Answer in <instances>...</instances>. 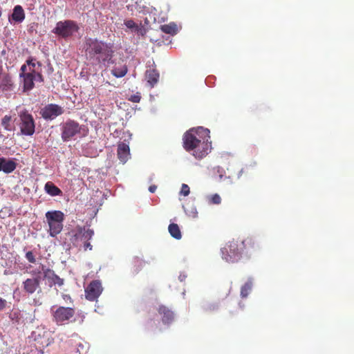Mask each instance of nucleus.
I'll use <instances>...</instances> for the list:
<instances>
[{"mask_svg": "<svg viewBox=\"0 0 354 354\" xmlns=\"http://www.w3.org/2000/svg\"><path fill=\"white\" fill-rule=\"evenodd\" d=\"M12 18L17 22H21L24 19L25 14L21 6L18 5L14 8Z\"/></svg>", "mask_w": 354, "mask_h": 354, "instance_id": "obj_21", "label": "nucleus"}, {"mask_svg": "<svg viewBox=\"0 0 354 354\" xmlns=\"http://www.w3.org/2000/svg\"><path fill=\"white\" fill-rule=\"evenodd\" d=\"M45 216L49 226V234L52 237H55L63 230L64 214L62 211L53 210L47 212Z\"/></svg>", "mask_w": 354, "mask_h": 354, "instance_id": "obj_4", "label": "nucleus"}, {"mask_svg": "<svg viewBox=\"0 0 354 354\" xmlns=\"http://www.w3.org/2000/svg\"><path fill=\"white\" fill-rule=\"evenodd\" d=\"M41 269L44 274L43 278L48 279L50 286L53 285L62 286L64 285V279L57 275L53 270L44 265H41Z\"/></svg>", "mask_w": 354, "mask_h": 354, "instance_id": "obj_14", "label": "nucleus"}, {"mask_svg": "<svg viewBox=\"0 0 354 354\" xmlns=\"http://www.w3.org/2000/svg\"><path fill=\"white\" fill-rule=\"evenodd\" d=\"M20 77L23 78L24 91H30L34 87V81L36 80L35 69L30 68V71H27L26 65L24 64L21 67Z\"/></svg>", "mask_w": 354, "mask_h": 354, "instance_id": "obj_10", "label": "nucleus"}, {"mask_svg": "<svg viewBox=\"0 0 354 354\" xmlns=\"http://www.w3.org/2000/svg\"><path fill=\"white\" fill-rule=\"evenodd\" d=\"M17 167V164L12 160H8L5 158H0V171H3L6 174L12 172Z\"/></svg>", "mask_w": 354, "mask_h": 354, "instance_id": "obj_19", "label": "nucleus"}, {"mask_svg": "<svg viewBox=\"0 0 354 354\" xmlns=\"http://www.w3.org/2000/svg\"><path fill=\"white\" fill-rule=\"evenodd\" d=\"M118 158L122 162L125 163L130 156V149L127 144L120 142L118 145L117 150Z\"/></svg>", "mask_w": 354, "mask_h": 354, "instance_id": "obj_18", "label": "nucleus"}, {"mask_svg": "<svg viewBox=\"0 0 354 354\" xmlns=\"http://www.w3.org/2000/svg\"><path fill=\"white\" fill-rule=\"evenodd\" d=\"M2 15V8L0 6V17Z\"/></svg>", "mask_w": 354, "mask_h": 354, "instance_id": "obj_43", "label": "nucleus"}, {"mask_svg": "<svg viewBox=\"0 0 354 354\" xmlns=\"http://www.w3.org/2000/svg\"><path fill=\"white\" fill-rule=\"evenodd\" d=\"M32 275L31 278H28L22 282L23 291L30 295L35 292L41 291L40 283L41 281V271L37 269L32 270L30 272Z\"/></svg>", "mask_w": 354, "mask_h": 354, "instance_id": "obj_6", "label": "nucleus"}, {"mask_svg": "<svg viewBox=\"0 0 354 354\" xmlns=\"http://www.w3.org/2000/svg\"><path fill=\"white\" fill-rule=\"evenodd\" d=\"M159 315L162 317V322L165 324H171L174 319V313L167 306L160 305L157 309Z\"/></svg>", "mask_w": 354, "mask_h": 354, "instance_id": "obj_17", "label": "nucleus"}, {"mask_svg": "<svg viewBox=\"0 0 354 354\" xmlns=\"http://www.w3.org/2000/svg\"><path fill=\"white\" fill-rule=\"evenodd\" d=\"M146 77L150 86L153 87L154 85L158 82L159 73L156 69L148 70L146 72Z\"/></svg>", "mask_w": 354, "mask_h": 354, "instance_id": "obj_20", "label": "nucleus"}, {"mask_svg": "<svg viewBox=\"0 0 354 354\" xmlns=\"http://www.w3.org/2000/svg\"><path fill=\"white\" fill-rule=\"evenodd\" d=\"M169 234L172 237L176 239H180L182 237L180 230L178 225L176 223H171L168 227Z\"/></svg>", "mask_w": 354, "mask_h": 354, "instance_id": "obj_24", "label": "nucleus"}, {"mask_svg": "<svg viewBox=\"0 0 354 354\" xmlns=\"http://www.w3.org/2000/svg\"><path fill=\"white\" fill-rule=\"evenodd\" d=\"M138 34L141 35H144L145 33H146V30L145 28H144L143 27H140L138 26V27L136 28V30Z\"/></svg>", "mask_w": 354, "mask_h": 354, "instance_id": "obj_37", "label": "nucleus"}, {"mask_svg": "<svg viewBox=\"0 0 354 354\" xmlns=\"http://www.w3.org/2000/svg\"><path fill=\"white\" fill-rule=\"evenodd\" d=\"M241 245L243 248V252L247 254H252L258 252L260 249L259 245L256 240L251 236L245 238L241 241Z\"/></svg>", "mask_w": 354, "mask_h": 354, "instance_id": "obj_15", "label": "nucleus"}, {"mask_svg": "<svg viewBox=\"0 0 354 354\" xmlns=\"http://www.w3.org/2000/svg\"><path fill=\"white\" fill-rule=\"evenodd\" d=\"M133 263L136 266L138 265V266H141L144 263L142 260L140 259L138 257H135L133 259Z\"/></svg>", "mask_w": 354, "mask_h": 354, "instance_id": "obj_38", "label": "nucleus"}, {"mask_svg": "<svg viewBox=\"0 0 354 354\" xmlns=\"http://www.w3.org/2000/svg\"><path fill=\"white\" fill-rule=\"evenodd\" d=\"M189 192L190 191L189 186L186 184H183L181 187L180 194L186 196L189 195Z\"/></svg>", "mask_w": 354, "mask_h": 354, "instance_id": "obj_34", "label": "nucleus"}, {"mask_svg": "<svg viewBox=\"0 0 354 354\" xmlns=\"http://www.w3.org/2000/svg\"><path fill=\"white\" fill-rule=\"evenodd\" d=\"M6 300L0 297V311L3 310L6 308Z\"/></svg>", "mask_w": 354, "mask_h": 354, "instance_id": "obj_36", "label": "nucleus"}, {"mask_svg": "<svg viewBox=\"0 0 354 354\" xmlns=\"http://www.w3.org/2000/svg\"><path fill=\"white\" fill-rule=\"evenodd\" d=\"M20 132L24 136H32L35 131V124L32 115L24 109L19 113Z\"/></svg>", "mask_w": 354, "mask_h": 354, "instance_id": "obj_7", "label": "nucleus"}, {"mask_svg": "<svg viewBox=\"0 0 354 354\" xmlns=\"http://www.w3.org/2000/svg\"><path fill=\"white\" fill-rule=\"evenodd\" d=\"M45 191L52 196H59L62 194V191L59 188L55 186L52 182H47L44 187Z\"/></svg>", "mask_w": 354, "mask_h": 354, "instance_id": "obj_22", "label": "nucleus"}, {"mask_svg": "<svg viewBox=\"0 0 354 354\" xmlns=\"http://www.w3.org/2000/svg\"><path fill=\"white\" fill-rule=\"evenodd\" d=\"M196 214H197V212H193V215H192V216L195 217V216H196Z\"/></svg>", "mask_w": 354, "mask_h": 354, "instance_id": "obj_44", "label": "nucleus"}, {"mask_svg": "<svg viewBox=\"0 0 354 354\" xmlns=\"http://www.w3.org/2000/svg\"><path fill=\"white\" fill-rule=\"evenodd\" d=\"M208 129L203 127L192 129L183 136V147L187 151H193V156L201 159L207 155L210 143Z\"/></svg>", "mask_w": 354, "mask_h": 354, "instance_id": "obj_1", "label": "nucleus"}, {"mask_svg": "<svg viewBox=\"0 0 354 354\" xmlns=\"http://www.w3.org/2000/svg\"><path fill=\"white\" fill-rule=\"evenodd\" d=\"M26 258L31 263L36 262L35 257L32 251H28L26 253Z\"/></svg>", "mask_w": 354, "mask_h": 354, "instance_id": "obj_30", "label": "nucleus"}, {"mask_svg": "<svg viewBox=\"0 0 354 354\" xmlns=\"http://www.w3.org/2000/svg\"><path fill=\"white\" fill-rule=\"evenodd\" d=\"M83 244H84L83 247H84V250H92V245L88 241H84Z\"/></svg>", "mask_w": 354, "mask_h": 354, "instance_id": "obj_35", "label": "nucleus"}, {"mask_svg": "<svg viewBox=\"0 0 354 354\" xmlns=\"http://www.w3.org/2000/svg\"><path fill=\"white\" fill-rule=\"evenodd\" d=\"M160 30L166 33L174 35L177 33V26L175 23L171 22L168 24H164L160 26Z\"/></svg>", "mask_w": 354, "mask_h": 354, "instance_id": "obj_23", "label": "nucleus"}, {"mask_svg": "<svg viewBox=\"0 0 354 354\" xmlns=\"http://www.w3.org/2000/svg\"><path fill=\"white\" fill-rule=\"evenodd\" d=\"M35 75H36V80H38L39 82H43L44 81L43 76H42V75L41 73L35 72Z\"/></svg>", "mask_w": 354, "mask_h": 354, "instance_id": "obj_40", "label": "nucleus"}, {"mask_svg": "<svg viewBox=\"0 0 354 354\" xmlns=\"http://www.w3.org/2000/svg\"><path fill=\"white\" fill-rule=\"evenodd\" d=\"M243 253V248L241 245V241L234 239L226 243L221 248L222 257L227 262L237 261Z\"/></svg>", "mask_w": 354, "mask_h": 354, "instance_id": "obj_3", "label": "nucleus"}, {"mask_svg": "<svg viewBox=\"0 0 354 354\" xmlns=\"http://www.w3.org/2000/svg\"><path fill=\"white\" fill-rule=\"evenodd\" d=\"M218 306L215 304H209L203 307L205 312H210L217 310Z\"/></svg>", "mask_w": 354, "mask_h": 354, "instance_id": "obj_31", "label": "nucleus"}, {"mask_svg": "<svg viewBox=\"0 0 354 354\" xmlns=\"http://www.w3.org/2000/svg\"><path fill=\"white\" fill-rule=\"evenodd\" d=\"M13 82L12 77L7 73L3 72V68L0 66V91H12Z\"/></svg>", "mask_w": 354, "mask_h": 354, "instance_id": "obj_16", "label": "nucleus"}, {"mask_svg": "<svg viewBox=\"0 0 354 354\" xmlns=\"http://www.w3.org/2000/svg\"><path fill=\"white\" fill-rule=\"evenodd\" d=\"M102 286L100 281L93 280L85 288L86 299L93 301L97 300L102 292Z\"/></svg>", "mask_w": 354, "mask_h": 354, "instance_id": "obj_12", "label": "nucleus"}, {"mask_svg": "<svg viewBox=\"0 0 354 354\" xmlns=\"http://www.w3.org/2000/svg\"><path fill=\"white\" fill-rule=\"evenodd\" d=\"M157 189V187L156 185H151L149 187V191L151 193H153L155 192V191Z\"/></svg>", "mask_w": 354, "mask_h": 354, "instance_id": "obj_42", "label": "nucleus"}, {"mask_svg": "<svg viewBox=\"0 0 354 354\" xmlns=\"http://www.w3.org/2000/svg\"><path fill=\"white\" fill-rule=\"evenodd\" d=\"M12 117L10 115H5L1 120L2 127L8 131H12V127L11 125Z\"/></svg>", "mask_w": 354, "mask_h": 354, "instance_id": "obj_27", "label": "nucleus"}, {"mask_svg": "<svg viewBox=\"0 0 354 354\" xmlns=\"http://www.w3.org/2000/svg\"><path fill=\"white\" fill-rule=\"evenodd\" d=\"M124 25L129 29H134L136 30V28L138 27V25L132 20H127L124 21Z\"/></svg>", "mask_w": 354, "mask_h": 354, "instance_id": "obj_32", "label": "nucleus"}, {"mask_svg": "<svg viewBox=\"0 0 354 354\" xmlns=\"http://www.w3.org/2000/svg\"><path fill=\"white\" fill-rule=\"evenodd\" d=\"M81 126L78 122L68 120L62 127V139L64 142H68L71 138L80 133Z\"/></svg>", "mask_w": 354, "mask_h": 354, "instance_id": "obj_8", "label": "nucleus"}, {"mask_svg": "<svg viewBox=\"0 0 354 354\" xmlns=\"http://www.w3.org/2000/svg\"><path fill=\"white\" fill-rule=\"evenodd\" d=\"M75 313V310L73 308H66L60 306L57 308L53 313V319L58 324H63L72 318Z\"/></svg>", "mask_w": 354, "mask_h": 354, "instance_id": "obj_11", "label": "nucleus"}, {"mask_svg": "<svg viewBox=\"0 0 354 354\" xmlns=\"http://www.w3.org/2000/svg\"><path fill=\"white\" fill-rule=\"evenodd\" d=\"M64 113L62 107L55 104H49L40 111V114L46 120H53Z\"/></svg>", "mask_w": 354, "mask_h": 354, "instance_id": "obj_13", "label": "nucleus"}, {"mask_svg": "<svg viewBox=\"0 0 354 354\" xmlns=\"http://www.w3.org/2000/svg\"><path fill=\"white\" fill-rule=\"evenodd\" d=\"M79 29V26L76 21L64 20L58 21L52 32L61 38L66 39L73 36Z\"/></svg>", "mask_w": 354, "mask_h": 354, "instance_id": "obj_5", "label": "nucleus"}, {"mask_svg": "<svg viewBox=\"0 0 354 354\" xmlns=\"http://www.w3.org/2000/svg\"><path fill=\"white\" fill-rule=\"evenodd\" d=\"M72 237L71 239V242L74 245L78 246L80 242H84V241H89L92 239L94 235L93 230L89 228H85L84 227H77L76 229L73 230L71 232Z\"/></svg>", "mask_w": 354, "mask_h": 354, "instance_id": "obj_9", "label": "nucleus"}, {"mask_svg": "<svg viewBox=\"0 0 354 354\" xmlns=\"http://www.w3.org/2000/svg\"><path fill=\"white\" fill-rule=\"evenodd\" d=\"M128 69L126 65L120 67H114L111 71V74L115 77H122L127 73Z\"/></svg>", "mask_w": 354, "mask_h": 354, "instance_id": "obj_25", "label": "nucleus"}, {"mask_svg": "<svg viewBox=\"0 0 354 354\" xmlns=\"http://www.w3.org/2000/svg\"><path fill=\"white\" fill-rule=\"evenodd\" d=\"M46 345H48V340L45 342Z\"/></svg>", "mask_w": 354, "mask_h": 354, "instance_id": "obj_46", "label": "nucleus"}, {"mask_svg": "<svg viewBox=\"0 0 354 354\" xmlns=\"http://www.w3.org/2000/svg\"><path fill=\"white\" fill-rule=\"evenodd\" d=\"M63 299L65 300V301H70V302L72 301V299H71V297L70 295H63Z\"/></svg>", "mask_w": 354, "mask_h": 354, "instance_id": "obj_41", "label": "nucleus"}, {"mask_svg": "<svg viewBox=\"0 0 354 354\" xmlns=\"http://www.w3.org/2000/svg\"><path fill=\"white\" fill-rule=\"evenodd\" d=\"M252 287V281L248 280L241 288V296L243 298L247 297Z\"/></svg>", "mask_w": 354, "mask_h": 354, "instance_id": "obj_26", "label": "nucleus"}, {"mask_svg": "<svg viewBox=\"0 0 354 354\" xmlns=\"http://www.w3.org/2000/svg\"><path fill=\"white\" fill-rule=\"evenodd\" d=\"M10 318L14 323L19 324L22 317L21 313L19 310H15L11 312Z\"/></svg>", "mask_w": 354, "mask_h": 354, "instance_id": "obj_28", "label": "nucleus"}, {"mask_svg": "<svg viewBox=\"0 0 354 354\" xmlns=\"http://www.w3.org/2000/svg\"><path fill=\"white\" fill-rule=\"evenodd\" d=\"M141 100V95L139 93H137L134 95H131V97L129 98V100L134 102V103H138Z\"/></svg>", "mask_w": 354, "mask_h": 354, "instance_id": "obj_33", "label": "nucleus"}, {"mask_svg": "<svg viewBox=\"0 0 354 354\" xmlns=\"http://www.w3.org/2000/svg\"><path fill=\"white\" fill-rule=\"evenodd\" d=\"M209 201L212 204L218 205L221 202V198L218 194H214V195L211 196Z\"/></svg>", "mask_w": 354, "mask_h": 354, "instance_id": "obj_29", "label": "nucleus"}, {"mask_svg": "<svg viewBox=\"0 0 354 354\" xmlns=\"http://www.w3.org/2000/svg\"><path fill=\"white\" fill-rule=\"evenodd\" d=\"M85 52L87 59L95 64L104 65L113 63L114 51L113 46L97 39H86Z\"/></svg>", "mask_w": 354, "mask_h": 354, "instance_id": "obj_2", "label": "nucleus"}, {"mask_svg": "<svg viewBox=\"0 0 354 354\" xmlns=\"http://www.w3.org/2000/svg\"><path fill=\"white\" fill-rule=\"evenodd\" d=\"M27 64L29 66V68H30L31 69H35V63L33 62V59H31V60H27Z\"/></svg>", "mask_w": 354, "mask_h": 354, "instance_id": "obj_39", "label": "nucleus"}, {"mask_svg": "<svg viewBox=\"0 0 354 354\" xmlns=\"http://www.w3.org/2000/svg\"><path fill=\"white\" fill-rule=\"evenodd\" d=\"M243 172V169H241V170L240 171V172H239V173H240V174H242Z\"/></svg>", "mask_w": 354, "mask_h": 354, "instance_id": "obj_45", "label": "nucleus"}]
</instances>
